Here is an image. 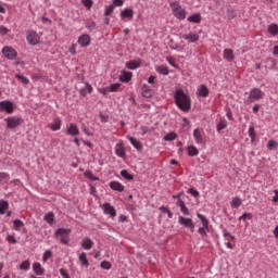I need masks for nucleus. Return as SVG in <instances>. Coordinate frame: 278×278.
I'll return each mask as SVG.
<instances>
[{"mask_svg": "<svg viewBox=\"0 0 278 278\" xmlns=\"http://www.w3.org/2000/svg\"><path fill=\"white\" fill-rule=\"evenodd\" d=\"M175 104L181 112H190L192 108V99L182 89H177L174 93Z\"/></svg>", "mask_w": 278, "mask_h": 278, "instance_id": "f257e3e1", "label": "nucleus"}, {"mask_svg": "<svg viewBox=\"0 0 278 278\" xmlns=\"http://www.w3.org/2000/svg\"><path fill=\"white\" fill-rule=\"evenodd\" d=\"M71 228H59L54 232V238L60 240L61 244H68L71 242Z\"/></svg>", "mask_w": 278, "mask_h": 278, "instance_id": "f03ea898", "label": "nucleus"}, {"mask_svg": "<svg viewBox=\"0 0 278 278\" xmlns=\"http://www.w3.org/2000/svg\"><path fill=\"white\" fill-rule=\"evenodd\" d=\"M198 218L201 220L203 227H200L198 229V233H200V236L202 238H206L207 237V231L210 230V220H207V218L205 217V215L198 213L197 214Z\"/></svg>", "mask_w": 278, "mask_h": 278, "instance_id": "7ed1b4c3", "label": "nucleus"}, {"mask_svg": "<svg viewBox=\"0 0 278 278\" xmlns=\"http://www.w3.org/2000/svg\"><path fill=\"white\" fill-rule=\"evenodd\" d=\"M8 129H16L23 125V119L21 117L12 116L5 118Z\"/></svg>", "mask_w": 278, "mask_h": 278, "instance_id": "20e7f679", "label": "nucleus"}, {"mask_svg": "<svg viewBox=\"0 0 278 278\" xmlns=\"http://www.w3.org/2000/svg\"><path fill=\"white\" fill-rule=\"evenodd\" d=\"M261 99H264V91H262V89L253 88L250 90V94H249L250 103H255V101H260Z\"/></svg>", "mask_w": 278, "mask_h": 278, "instance_id": "39448f33", "label": "nucleus"}, {"mask_svg": "<svg viewBox=\"0 0 278 278\" xmlns=\"http://www.w3.org/2000/svg\"><path fill=\"white\" fill-rule=\"evenodd\" d=\"M0 112H5L7 114H14V102L10 100L0 101Z\"/></svg>", "mask_w": 278, "mask_h": 278, "instance_id": "423d86ee", "label": "nucleus"}, {"mask_svg": "<svg viewBox=\"0 0 278 278\" xmlns=\"http://www.w3.org/2000/svg\"><path fill=\"white\" fill-rule=\"evenodd\" d=\"M2 54L4 58H7V60H16L18 52H16L14 48L5 46L2 48Z\"/></svg>", "mask_w": 278, "mask_h": 278, "instance_id": "0eeeda50", "label": "nucleus"}, {"mask_svg": "<svg viewBox=\"0 0 278 278\" xmlns=\"http://www.w3.org/2000/svg\"><path fill=\"white\" fill-rule=\"evenodd\" d=\"M179 225H182V227H186L187 229H190L192 233H194V222H192V218L179 216L178 217Z\"/></svg>", "mask_w": 278, "mask_h": 278, "instance_id": "6e6552de", "label": "nucleus"}, {"mask_svg": "<svg viewBox=\"0 0 278 278\" xmlns=\"http://www.w3.org/2000/svg\"><path fill=\"white\" fill-rule=\"evenodd\" d=\"M26 40L28 41V45L36 47V45H38V42H40V36H38V33H36L34 30H28Z\"/></svg>", "mask_w": 278, "mask_h": 278, "instance_id": "1a4fd4ad", "label": "nucleus"}, {"mask_svg": "<svg viewBox=\"0 0 278 278\" xmlns=\"http://www.w3.org/2000/svg\"><path fill=\"white\" fill-rule=\"evenodd\" d=\"M102 210L104 212V214H106V216H110L111 218H116V208L114 206H112V204L110 203H104L102 205Z\"/></svg>", "mask_w": 278, "mask_h": 278, "instance_id": "9d476101", "label": "nucleus"}, {"mask_svg": "<svg viewBox=\"0 0 278 278\" xmlns=\"http://www.w3.org/2000/svg\"><path fill=\"white\" fill-rule=\"evenodd\" d=\"M66 134L67 136H79V127H77V124L71 123L66 128Z\"/></svg>", "mask_w": 278, "mask_h": 278, "instance_id": "9b49d317", "label": "nucleus"}, {"mask_svg": "<svg viewBox=\"0 0 278 278\" xmlns=\"http://www.w3.org/2000/svg\"><path fill=\"white\" fill-rule=\"evenodd\" d=\"M94 247V242L90 237H85L81 241V248L85 249V251H90Z\"/></svg>", "mask_w": 278, "mask_h": 278, "instance_id": "f8f14e48", "label": "nucleus"}, {"mask_svg": "<svg viewBox=\"0 0 278 278\" xmlns=\"http://www.w3.org/2000/svg\"><path fill=\"white\" fill-rule=\"evenodd\" d=\"M109 186L111 190H114L115 192H125V186L118 181H111Z\"/></svg>", "mask_w": 278, "mask_h": 278, "instance_id": "ddd939ff", "label": "nucleus"}, {"mask_svg": "<svg viewBox=\"0 0 278 278\" xmlns=\"http://www.w3.org/2000/svg\"><path fill=\"white\" fill-rule=\"evenodd\" d=\"M131 77H134L131 72L123 71L119 76V81H123V84H129V81H131Z\"/></svg>", "mask_w": 278, "mask_h": 278, "instance_id": "4468645a", "label": "nucleus"}, {"mask_svg": "<svg viewBox=\"0 0 278 278\" xmlns=\"http://www.w3.org/2000/svg\"><path fill=\"white\" fill-rule=\"evenodd\" d=\"M119 16L123 20H125V18H129V20L134 18V9L127 8V9L122 10L121 13H119Z\"/></svg>", "mask_w": 278, "mask_h": 278, "instance_id": "2eb2a0df", "label": "nucleus"}, {"mask_svg": "<svg viewBox=\"0 0 278 278\" xmlns=\"http://www.w3.org/2000/svg\"><path fill=\"white\" fill-rule=\"evenodd\" d=\"M198 97H203L204 99L210 97V89L205 85H201L197 91Z\"/></svg>", "mask_w": 278, "mask_h": 278, "instance_id": "dca6fc26", "label": "nucleus"}, {"mask_svg": "<svg viewBox=\"0 0 278 278\" xmlns=\"http://www.w3.org/2000/svg\"><path fill=\"white\" fill-rule=\"evenodd\" d=\"M184 40H188V42H197L199 40V35L194 31H190L189 34L182 35Z\"/></svg>", "mask_w": 278, "mask_h": 278, "instance_id": "f3484780", "label": "nucleus"}, {"mask_svg": "<svg viewBox=\"0 0 278 278\" xmlns=\"http://www.w3.org/2000/svg\"><path fill=\"white\" fill-rule=\"evenodd\" d=\"M140 64H142V61L138 60H131V61H128L126 63V67L129 70V71H136V68H140Z\"/></svg>", "mask_w": 278, "mask_h": 278, "instance_id": "a211bd4d", "label": "nucleus"}, {"mask_svg": "<svg viewBox=\"0 0 278 278\" xmlns=\"http://www.w3.org/2000/svg\"><path fill=\"white\" fill-rule=\"evenodd\" d=\"M90 35H81L78 38V45H80V47H88L90 45Z\"/></svg>", "mask_w": 278, "mask_h": 278, "instance_id": "6ab92c4d", "label": "nucleus"}, {"mask_svg": "<svg viewBox=\"0 0 278 278\" xmlns=\"http://www.w3.org/2000/svg\"><path fill=\"white\" fill-rule=\"evenodd\" d=\"M80 97H86L87 94H92V86L88 83L85 84V87H83L79 90Z\"/></svg>", "mask_w": 278, "mask_h": 278, "instance_id": "aec40b11", "label": "nucleus"}, {"mask_svg": "<svg viewBox=\"0 0 278 278\" xmlns=\"http://www.w3.org/2000/svg\"><path fill=\"white\" fill-rule=\"evenodd\" d=\"M33 270L35 275H38V276L45 275V269L42 268V265L40 263H34Z\"/></svg>", "mask_w": 278, "mask_h": 278, "instance_id": "412c9836", "label": "nucleus"}, {"mask_svg": "<svg viewBox=\"0 0 278 278\" xmlns=\"http://www.w3.org/2000/svg\"><path fill=\"white\" fill-rule=\"evenodd\" d=\"M129 142L137 149V151H142V142L134 137H128Z\"/></svg>", "mask_w": 278, "mask_h": 278, "instance_id": "4be33fe9", "label": "nucleus"}, {"mask_svg": "<svg viewBox=\"0 0 278 278\" xmlns=\"http://www.w3.org/2000/svg\"><path fill=\"white\" fill-rule=\"evenodd\" d=\"M236 59V55H233V50L231 49H225L224 50V60H227L228 62H231Z\"/></svg>", "mask_w": 278, "mask_h": 278, "instance_id": "5701e85b", "label": "nucleus"}, {"mask_svg": "<svg viewBox=\"0 0 278 278\" xmlns=\"http://www.w3.org/2000/svg\"><path fill=\"white\" fill-rule=\"evenodd\" d=\"M8 210H10V202L8 200H0V214H5Z\"/></svg>", "mask_w": 278, "mask_h": 278, "instance_id": "b1692460", "label": "nucleus"}, {"mask_svg": "<svg viewBox=\"0 0 278 278\" xmlns=\"http://www.w3.org/2000/svg\"><path fill=\"white\" fill-rule=\"evenodd\" d=\"M173 14L178 21H184L186 18V10L184 8L178 9Z\"/></svg>", "mask_w": 278, "mask_h": 278, "instance_id": "393cba45", "label": "nucleus"}, {"mask_svg": "<svg viewBox=\"0 0 278 278\" xmlns=\"http://www.w3.org/2000/svg\"><path fill=\"white\" fill-rule=\"evenodd\" d=\"M223 129H227V119H225V117H222L216 126L218 134H220Z\"/></svg>", "mask_w": 278, "mask_h": 278, "instance_id": "a878e982", "label": "nucleus"}, {"mask_svg": "<svg viewBox=\"0 0 278 278\" xmlns=\"http://www.w3.org/2000/svg\"><path fill=\"white\" fill-rule=\"evenodd\" d=\"M193 138L197 144H203V137L201 136V130L199 128L193 130Z\"/></svg>", "mask_w": 278, "mask_h": 278, "instance_id": "bb28decb", "label": "nucleus"}, {"mask_svg": "<svg viewBox=\"0 0 278 278\" xmlns=\"http://www.w3.org/2000/svg\"><path fill=\"white\" fill-rule=\"evenodd\" d=\"M50 129L52 131H60V129H62V119H60V117L55 118Z\"/></svg>", "mask_w": 278, "mask_h": 278, "instance_id": "cd10ccee", "label": "nucleus"}, {"mask_svg": "<svg viewBox=\"0 0 278 278\" xmlns=\"http://www.w3.org/2000/svg\"><path fill=\"white\" fill-rule=\"evenodd\" d=\"M78 260L81 263V266H85L86 268H88L90 266V262H88V256H87L86 252H83L79 255Z\"/></svg>", "mask_w": 278, "mask_h": 278, "instance_id": "c85d7f7f", "label": "nucleus"}, {"mask_svg": "<svg viewBox=\"0 0 278 278\" xmlns=\"http://www.w3.org/2000/svg\"><path fill=\"white\" fill-rule=\"evenodd\" d=\"M187 151H188L189 157H197V155H199V149H197V147L194 146H189L187 148Z\"/></svg>", "mask_w": 278, "mask_h": 278, "instance_id": "c756f323", "label": "nucleus"}, {"mask_svg": "<svg viewBox=\"0 0 278 278\" xmlns=\"http://www.w3.org/2000/svg\"><path fill=\"white\" fill-rule=\"evenodd\" d=\"M121 88V84L115 83L109 87H106L104 89V91L102 92V94H105V92H116V90H118Z\"/></svg>", "mask_w": 278, "mask_h": 278, "instance_id": "7c9ffc66", "label": "nucleus"}, {"mask_svg": "<svg viewBox=\"0 0 278 278\" xmlns=\"http://www.w3.org/2000/svg\"><path fill=\"white\" fill-rule=\"evenodd\" d=\"M115 153L117 157H125V148L122 144H116Z\"/></svg>", "mask_w": 278, "mask_h": 278, "instance_id": "2f4dec72", "label": "nucleus"}, {"mask_svg": "<svg viewBox=\"0 0 278 278\" xmlns=\"http://www.w3.org/2000/svg\"><path fill=\"white\" fill-rule=\"evenodd\" d=\"M249 137L251 139V142H255V139L257 138V134H255V126H250L248 130Z\"/></svg>", "mask_w": 278, "mask_h": 278, "instance_id": "473e14b6", "label": "nucleus"}, {"mask_svg": "<svg viewBox=\"0 0 278 278\" xmlns=\"http://www.w3.org/2000/svg\"><path fill=\"white\" fill-rule=\"evenodd\" d=\"M43 220H46L48 225H53L55 220V215L53 214V212H49L47 215H45Z\"/></svg>", "mask_w": 278, "mask_h": 278, "instance_id": "72a5a7b5", "label": "nucleus"}, {"mask_svg": "<svg viewBox=\"0 0 278 278\" xmlns=\"http://www.w3.org/2000/svg\"><path fill=\"white\" fill-rule=\"evenodd\" d=\"M84 176L86 177V179H89V181H99V177L94 176V174H92L91 170H86L84 173Z\"/></svg>", "mask_w": 278, "mask_h": 278, "instance_id": "f704fd0d", "label": "nucleus"}, {"mask_svg": "<svg viewBox=\"0 0 278 278\" xmlns=\"http://www.w3.org/2000/svg\"><path fill=\"white\" fill-rule=\"evenodd\" d=\"M156 73H159L160 75H168L169 71H168V66H164V65H159L155 68Z\"/></svg>", "mask_w": 278, "mask_h": 278, "instance_id": "c9c22d12", "label": "nucleus"}, {"mask_svg": "<svg viewBox=\"0 0 278 278\" xmlns=\"http://www.w3.org/2000/svg\"><path fill=\"white\" fill-rule=\"evenodd\" d=\"M141 94L144 99H151L153 94H155V92L153 91V89L147 88L141 92Z\"/></svg>", "mask_w": 278, "mask_h": 278, "instance_id": "e433bc0d", "label": "nucleus"}, {"mask_svg": "<svg viewBox=\"0 0 278 278\" xmlns=\"http://www.w3.org/2000/svg\"><path fill=\"white\" fill-rule=\"evenodd\" d=\"M267 31L271 34V36H277L278 35V25L277 24H271L268 26Z\"/></svg>", "mask_w": 278, "mask_h": 278, "instance_id": "4c0bfd02", "label": "nucleus"}, {"mask_svg": "<svg viewBox=\"0 0 278 278\" xmlns=\"http://www.w3.org/2000/svg\"><path fill=\"white\" fill-rule=\"evenodd\" d=\"M189 23H201V14L195 13L188 17Z\"/></svg>", "mask_w": 278, "mask_h": 278, "instance_id": "58836bf2", "label": "nucleus"}, {"mask_svg": "<svg viewBox=\"0 0 278 278\" xmlns=\"http://www.w3.org/2000/svg\"><path fill=\"white\" fill-rule=\"evenodd\" d=\"M13 227H14L15 231H21V227H25V223H23V220H21V219H15L13 222Z\"/></svg>", "mask_w": 278, "mask_h": 278, "instance_id": "ea45409f", "label": "nucleus"}, {"mask_svg": "<svg viewBox=\"0 0 278 278\" xmlns=\"http://www.w3.org/2000/svg\"><path fill=\"white\" fill-rule=\"evenodd\" d=\"M176 138H177V135L172 131V132L165 135L163 137V140H165V142H173V140H175Z\"/></svg>", "mask_w": 278, "mask_h": 278, "instance_id": "a19ab883", "label": "nucleus"}, {"mask_svg": "<svg viewBox=\"0 0 278 278\" xmlns=\"http://www.w3.org/2000/svg\"><path fill=\"white\" fill-rule=\"evenodd\" d=\"M121 175L124 177V179H127V181H134V175L129 174L127 169H123Z\"/></svg>", "mask_w": 278, "mask_h": 278, "instance_id": "79ce46f5", "label": "nucleus"}, {"mask_svg": "<svg viewBox=\"0 0 278 278\" xmlns=\"http://www.w3.org/2000/svg\"><path fill=\"white\" fill-rule=\"evenodd\" d=\"M15 79H18V81H21L22 84H24V86L29 85V78L21 75V74H16L15 75Z\"/></svg>", "mask_w": 278, "mask_h": 278, "instance_id": "37998d69", "label": "nucleus"}, {"mask_svg": "<svg viewBox=\"0 0 278 278\" xmlns=\"http://www.w3.org/2000/svg\"><path fill=\"white\" fill-rule=\"evenodd\" d=\"M230 205H231V207L238 208V207H240V205H242V200H240V198H238V197H235V198H232Z\"/></svg>", "mask_w": 278, "mask_h": 278, "instance_id": "c03bdc74", "label": "nucleus"}, {"mask_svg": "<svg viewBox=\"0 0 278 278\" xmlns=\"http://www.w3.org/2000/svg\"><path fill=\"white\" fill-rule=\"evenodd\" d=\"M236 16H237L236 10L227 9V18L229 21H232V18H236Z\"/></svg>", "mask_w": 278, "mask_h": 278, "instance_id": "a18cd8bd", "label": "nucleus"}, {"mask_svg": "<svg viewBox=\"0 0 278 278\" xmlns=\"http://www.w3.org/2000/svg\"><path fill=\"white\" fill-rule=\"evenodd\" d=\"M80 3L87 8V10H90L93 5L94 2L92 0H80Z\"/></svg>", "mask_w": 278, "mask_h": 278, "instance_id": "49530a36", "label": "nucleus"}, {"mask_svg": "<svg viewBox=\"0 0 278 278\" xmlns=\"http://www.w3.org/2000/svg\"><path fill=\"white\" fill-rule=\"evenodd\" d=\"M30 263L29 261H24L20 264V270H29Z\"/></svg>", "mask_w": 278, "mask_h": 278, "instance_id": "de8ad7c7", "label": "nucleus"}, {"mask_svg": "<svg viewBox=\"0 0 278 278\" xmlns=\"http://www.w3.org/2000/svg\"><path fill=\"white\" fill-rule=\"evenodd\" d=\"M277 147H278V143L275 140H269L267 142V149H269V151H273L274 149H277Z\"/></svg>", "mask_w": 278, "mask_h": 278, "instance_id": "09e8293b", "label": "nucleus"}, {"mask_svg": "<svg viewBox=\"0 0 278 278\" xmlns=\"http://www.w3.org/2000/svg\"><path fill=\"white\" fill-rule=\"evenodd\" d=\"M101 268H103V270H110V268H112V264L108 261H102L100 263Z\"/></svg>", "mask_w": 278, "mask_h": 278, "instance_id": "8fccbe9b", "label": "nucleus"}, {"mask_svg": "<svg viewBox=\"0 0 278 278\" xmlns=\"http://www.w3.org/2000/svg\"><path fill=\"white\" fill-rule=\"evenodd\" d=\"M114 7L113 4H110L109 7L105 8V11H104V16H111L112 12H114Z\"/></svg>", "mask_w": 278, "mask_h": 278, "instance_id": "3c124183", "label": "nucleus"}, {"mask_svg": "<svg viewBox=\"0 0 278 278\" xmlns=\"http://www.w3.org/2000/svg\"><path fill=\"white\" fill-rule=\"evenodd\" d=\"M53 256V252H51V250H48L43 253L42 255V262H48L49 257Z\"/></svg>", "mask_w": 278, "mask_h": 278, "instance_id": "603ef678", "label": "nucleus"}, {"mask_svg": "<svg viewBox=\"0 0 278 278\" xmlns=\"http://www.w3.org/2000/svg\"><path fill=\"white\" fill-rule=\"evenodd\" d=\"M251 220V218H253V214L251 213H243L242 216L239 217V220Z\"/></svg>", "mask_w": 278, "mask_h": 278, "instance_id": "864d4df0", "label": "nucleus"}, {"mask_svg": "<svg viewBox=\"0 0 278 278\" xmlns=\"http://www.w3.org/2000/svg\"><path fill=\"white\" fill-rule=\"evenodd\" d=\"M8 179H10V174H8L5 172H1L0 173V182L1 181H8Z\"/></svg>", "mask_w": 278, "mask_h": 278, "instance_id": "5fc2aeb1", "label": "nucleus"}, {"mask_svg": "<svg viewBox=\"0 0 278 278\" xmlns=\"http://www.w3.org/2000/svg\"><path fill=\"white\" fill-rule=\"evenodd\" d=\"M188 192H189V194H191L195 199L200 197L199 190H197L194 188H189Z\"/></svg>", "mask_w": 278, "mask_h": 278, "instance_id": "6e6d98bb", "label": "nucleus"}, {"mask_svg": "<svg viewBox=\"0 0 278 278\" xmlns=\"http://www.w3.org/2000/svg\"><path fill=\"white\" fill-rule=\"evenodd\" d=\"M7 241H8L10 244H16V242H18V241L16 240V237H14V235H9V236L7 237Z\"/></svg>", "mask_w": 278, "mask_h": 278, "instance_id": "4d7b16f0", "label": "nucleus"}, {"mask_svg": "<svg viewBox=\"0 0 278 278\" xmlns=\"http://www.w3.org/2000/svg\"><path fill=\"white\" fill-rule=\"evenodd\" d=\"M169 5H170V8L173 10V13L177 12V10H180V8H181L179 2H172Z\"/></svg>", "mask_w": 278, "mask_h": 278, "instance_id": "13d9d810", "label": "nucleus"}, {"mask_svg": "<svg viewBox=\"0 0 278 278\" xmlns=\"http://www.w3.org/2000/svg\"><path fill=\"white\" fill-rule=\"evenodd\" d=\"M7 34H10V30L5 26H0V36H7Z\"/></svg>", "mask_w": 278, "mask_h": 278, "instance_id": "bf43d9fd", "label": "nucleus"}, {"mask_svg": "<svg viewBox=\"0 0 278 278\" xmlns=\"http://www.w3.org/2000/svg\"><path fill=\"white\" fill-rule=\"evenodd\" d=\"M125 3L124 0H113L112 5H114V8H122V5Z\"/></svg>", "mask_w": 278, "mask_h": 278, "instance_id": "052dcab7", "label": "nucleus"}, {"mask_svg": "<svg viewBox=\"0 0 278 278\" xmlns=\"http://www.w3.org/2000/svg\"><path fill=\"white\" fill-rule=\"evenodd\" d=\"M87 29H90V31H93V29H97V23L94 22H89L87 25H86Z\"/></svg>", "mask_w": 278, "mask_h": 278, "instance_id": "680f3d73", "label": "nucleus"}, {"mask_svg": "<svg viewBox=\"0 0 278 278\" xmlns=\"http://www.w3.org/2000/svg\"><path fill=\"white\" fill-rule=\"evenodd\" d=\"M59 273H60L61 277H63V278H71V275H68V273H66V269H64V268H61L59 270Z\"/></svg>", "mask_w": 278, "mask_h": 278, "instance_id": "e2e57ef3", "label": "nucleus"}, {"mask_svg": "<svg viewBox=\"0 0 278 278\" xmlns=\"http://www.w3.org/2000/svg\"><path fill=\"white\" fill-rule=\"evenodd\" d=\"M180 212L185 215V216H190V211L187 208V206H180Z\"/></svg>", "mask_w": 278, "mask_h": 278, "instance_id": "0e129e2a", "label": "nucleus"}, {"mask_svg": "<svg viewBox=\"0 0 278 278\" xmlns=\"http://www.w3.org/2000/svg\"><path fill=\"white\" fill-rule=\"evenodd\" d=\"M274 194L271 201L273 203H278V189L274 190Z\"/></svg>", "mask_w": 278, "mask_h": 278, "instance_id": "69168bd1", "label": "nucleus"}, {"mask_svg": "<svg viewBox=\"0 0 278 278\" xmlns=\"http://www.w3.org/2000/svg\"><path fill=\"white\" fill-rule=\"evenodd\" d=\"M176 205L178 207H184V206H186V202H184V200L180 199V200H177Z\"/></svg>", "mask_w": 278, "mask_h": 278, "instance_id": "338daca9", "label": "nucleus"}, {"mask_svg": "<svg viewBox=\"0 0 278 278\" xmlns=\"http://www.w3.org/2000/svg\"><path fill=\"white\" fill-rule=\"evenodd\" d=\"M159 210L160 212H162V214H167V212H169V210L166 208V206H161Z\"/></svg>", "mask_w": 278, "mask_h": 278, "instance_id": "774afa93", "label": "nucleus"}]
</instances>
